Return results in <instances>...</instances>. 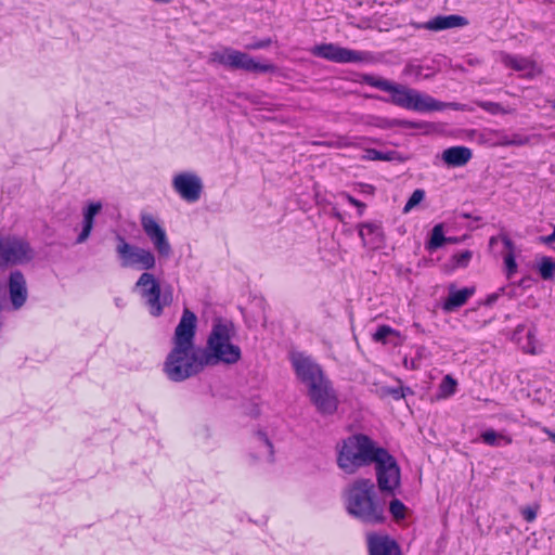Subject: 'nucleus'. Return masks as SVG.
<instances>
[{
	"mask_svg": "<svg viewBox=\"0 0 555 555\" xmlns=\"http://www.w3.org/2000/svg\"><path fill=\"white\" fill-rule=\"evenodd\" d=\"M196 326V314L184 308L172 336V348L163 364V372L171 382H184L202 373L206 366L231 365L242 358L241 348L231 343L235 335L233 321L215 318L205 347L195 346Z\"/></svg>",
	"mask_w": 555,
	"mask_h": 555,
	"instance_id": "f257e3e1",
	"label": "nucleus"
},
{
	"mask_svg": "<svg viewBox=\"0 0 555 555\" xmlns=\"http://www.w3.org/2000/svg\"><path fill=\"white\" fill-rule=\"evenodd\" d=\"M375 465L377 487L382 493L395 495L401 485V469L396 457L365 434H354L337 446V466L347 475Z\"/></svg>",
	"mask_w": 555,
	"mask_h": 555,
	"instance_id": "f03ea898",
	"label": "nucleus"
},
{
	"mask_svg": "<svg viewBox=\"0 0 555 555\" xmlns=\"http://www.w3.org/2000/svg\"><path fill=\"white\" fill-rule=\"evenodd\" d=\"M344 498L347 513L361 522L380 525L386 521L384 503L377 498L372 479H356L346 488Z\"/></svg>",
	"mask_w": 555,
	"mask_h": 555,
	"instance_id": "7ed1b4c3",
	"label": "nucleus"
},
{
	"mask_svg": "<svg viewBox=\"0 0 555 555\" xmlns=\"http://www.w3.org/2000/svg\"><path fill=\"white\" fill-rule=\"evenodd\" d=\"M361 81L371 87L389 92V99L379 98L380 100L416 112H433L434 108L441 106L435 102L430 95H423L414 89H409L403 85L395 83L387 79L375 77L370 74H364Z\"/></svg>",
	"mask_w": 555,
	"mask_h": 555,
	"instance_id": "20e7f679",
	"label": "nucleus"
},
{
	"mask_svg": "<svg viewBox=\"0 0 555 555\" xmlns=\"http://www.w3.org/2000/svg\"><path fill=\"white\" fill-rule=\"evenodd\" d=\"M134 288L139 291L140 296L145 300V305L153 317H160L164 308L172 304L171 286L167 285L165 288H162L159 280L150 272H143L139 276Z\"/></svg>",
	"mask_w": 555,
	"mask_h": 555,
	"instance_id": "39448f33",
	"label": "nucleus"
},
{
	"mask_svg": "<svg viewBox=\"0 0 555 555\" xmlns=\"http://www.w3.org/2000/svg\"><path fill=\"white\" fill-rule=\"evenodd\" d=\"M211 60L231 69H241L247 73L260 74L278 72L276 65L272 63L262 64L248 53L232 48H225L222 52H214Z\"/></svg>",
	"mask_w": 555,
	"mask_h": 555,
	"instance_id": "423d86ee",
	"label": "nucleus"
},
{
	"mask_svg": "<svg viewBox=\"0 0 555 555\" xmlns=\"http://www.w3.org/2000/svg\"><path fill=\"white\" fill-rule=\"evenodd\" d=\"M34 258L28 242L13 235L0 234V270L29 262Z\"/></svg>",
	"mask_w": 555,
	"mask_h": 555,
	"instance_id": "0eeeda50",
	"label": "nucleus"
},
{
	"mask_svg": "<svg viewBox=\"0 0 555 555\" xmlns=\"http://www.w3.org/2000/svg\"><path fill=\"white\" fill-rule=\"evenodd\" d=\"M116 240L118 242L116 253L121 259L122 268L132 267L142 270L155 268L156 258L150 249L130 245L120 234L116 235Z\"/></svg>",
	"mask_w": 555,
	"mask_h": 555,
	"instance_id": "6e6552de",
	"label": "nucleus"
},
{
	"mask_svg": "<svg viewBox=\"0 0 555 555\" xmlns=\"http://www.w3.org/2000/svg\"><path fill=\"white\" fill-rule=\"evenodd\" d=\"M312 54L335 63H359L365 60L361 51L347 49L334 43H321L314 46Z\"/></svg>",
	"mask_w": 555,
	"mask_h": 555,
	"instance_id": "1a4fd4ad",
	"label": "nucleus"
},
{
	"mask_svg": "<svg viewBox=\"0 0 555 555\" xmlns=\"http://www.w3.org/2000/svg\"><path fill=\"white\" fill-rule=\"evenodd\" d=\"M141 225L147 237L153 243L158 255L164 258L170 257L172 254L171 245L167 238L165 229L155 220L152 215L144 214L141 216Z\"/></svg>",
	"mask_w": 555,
	"mask_h": 555,
	"instance_id": "9d476101",
	"label": "nucleus"
},
{
	"mask_svg": "<svg viewBox=\"0 0 555 555\" xmlns=\"http://www.w3.org/2000/svg\"><path fill=\"white\" fill-rule=\"evenodd\" d=\"M311 402L315 405L322 415H332L337 411L338 399L331 386L330 380H324L320 385H312L308 391Z\"/></svg>",
	"mask_w": 555,
	"mask_h": 555,
	"instance_id": "9b49d317",
	"label": "nucleus"
},
{
	"mask_svg": "<svg viewBox=\"0 0 555 555\" xmlns=\"http://www.w3.org/2000/svg\"><path fill=\"white\" fill-rule=\"evenodd\" d=\"M172 186L180 197L189 203L199 199L203 192L201 178L193 172H180L173 177Z\"/></svg>",
	"mask_w": 555,
	"mask_h": 555,
	"instance_id": "f8f14e48",
	"label": "nucleus"
},
{
	"mask_svg": "<svg viewBox=\"0 0 555 555\" xmlns=\"http://www.w3.org/2000/svg\"><path fill=\"white\" fill-rule=\"evenodd\" d=\"M7 289L12 310L22 309L28 299L27 281L21 270L10 272L7 280Z\"/></svg>",
	"mask_w": 555,
	"mask_h": 555,
	"instance_id": "ddd939ff",
	"label": "nucleus"
},
{
	"mask_svg": "<svg viewBox=\"0 0 555 555\" xmlns=\"http://www.w3.org/2000/svg\"><path fill=\"white\" fill-rule=\"evenodd\" d=\"M295 373L301 383L308 385V391L312 385H320L326 380L319 364L312 362L309 358L299 354L292 360Z\"/></svg>",
	"mask_w": 555,
	"mask_h": 555,
	"instance_id": "4468645a",
	"label": "nucleus"
},
{
	"mask_svg": "<svg viewBox=\"0 0 555 555\" xmlns=\"http://www.w3.org/2000/svg\"><path fill=\"white\" fill-rule=\"evenodd\" d=\"M367 548L370 555H401L399 543L388 534H367Z\"/></svg>",
	"mask_w": 555,
	"mask_h": 555,
	"instance_id": "2eb2a0df",
	"label": "nucleus"
},
{
	"mask_svg": "<svg viewBox=\"0 0 555 555\" xmlns=\"http://www.w3.org/2000/svg\"><path fill=\"white\" fill-rule=\"evenodd\" d=\"M415 28H424L433 31H440L468 25V20L462 15H437L426 23L412 24Z\"/></svg>",
	"mask_w": 555,
	"mask_h": 555,
	"instance_id": "dca6fc26",
	"label": "nucleus"
},
{
	"mask_svg": "<svg viewBox=\"0 0 555 555\" xmlns=\"http://www.w3.org/2000/svg\"><path fill=\"white\" fill-rule=\"evenodd\" d=\"M475 293V287H464L456 289L455 285L449 286V295L442 304V309L446 312H452L464 306L468 298Z\"/></svg>",
	"mask_w": 555,
	"mask_h": 555,
	"instance_id": "f3484780",
	"label": "nucleus"
},
{
	"mask_svg": "<svg viewBox=\"0 0 555 555\" xmlns=\"http://www.w3.org/2000/svg\"><path fill=\"white\" fill-rule=\"evenodd\" d=\"M358 229L364 246L371 244L378 247L384 242V232L379 223L362 222L358 224Z\"/></svg>",
	"mask_w": 555,
	"mask_h": 555,
	"instance_id": "a211bd4d",
	"label": "nucleus"
},
{
	"mask_svg": "<svg viewBox=\"0 0 555 555\" xmlns=\"http://www.w3.org/2000/svg\"><path fill=\"white\" fill-rule=\"evenodd\" d=\"M101 202H91L83 209L82 230L76 238V244H81L88 240L94 227V218L101 211Z\"/></svg>",
	"mask_w": 555,
	"mask_h": 555,
	"instance_id": "6ab92c4d",
	"label": "nucleus"
},
{
	"mask_svg": "<svg viewBox=\"0 0 555 555\" xmlns=\"http://www.w3.org/2000/svg\"><path fill=\"white\" fill-rule=\"evenodd\" d=\"M472 150L466 146H451L443 151L442 160L449 167H461L472 159Z\"/></svg>",
	"mask_w": 555,
	"mask_h": 555,
	"instance_id": "aec40b11",
	"label": "nucleus"
},
{
	"mask_svg": "<svg viewBox=\"0 0 555 555\" xmlns=\"http://www.w3.org/2000/svg\"><path fill=\"white\" fill-rule=\"evenodd\" d=\"M372 339L383 345L392 344L393 346H399L402 344L401 333L387 324L379 325L375 333H373Z\"/></svg>",
	"mask_w": 555,
	"mask_h": 555,
	"instance_id": "412c9836",
	"label": "nucleus"
},
{
	"mask_svg": "<svg viewBox=\"0 0 555 555\" xmlns=\"http://www.w3.org/2000/svg\"><path fill=\"white\" fill-rule=\"evenodd\" d=\"M446 244L444 227L443 223L434 225L429 240L425 244L428 251H435Z\"/></svg>",
	"mask_w": 555,
	"mask_h": 555,
	"instance_id": "4be33fe9",
	"label": "nucleus"
},
{
	"mask_svg": "<svg viewBox=\"0 0 555 555\" xmlns=\"http://www.w3.org/2000/svg\"><path fill=\"white\" fill-rule=\"evenodd\" d=\"M537 269L543 280H553L555 276V260L552 257L542 256L537 262Z\"/></svg>",
	"mask_w": 555,
	"mask_h": 555,
	"instance_id": "5701e85b",
	"label": "nucleus"
},
{
	"mask_svg": "<svg viewBox=\"0 0 555 555\" xmlns=\"http://www.w3.org/2000/svg\"><path fill=\"white\" fill-rule=\"evenodd\" d=\"M364 159L367 160H402V157L397 151H388V152H382L375 149H367L365 150V155L363 156Z\"/></svg>",
	"mask_w": 555,
	"mask_h": 555,
	"instance_id": "b1692460",
	"label": "nucleus"
},
{
	"mask_svg": "<svg viewBox=\"0 0 555 555\" xmlns=\"http://www.w3.org/2000/svg\"><path fill=\"white\" fill-rule=\"evenodd\" d=\"M380 391L383 396H390L395 400H400L405 398L408 393L413 395V390L410 387H382Z\"/></svg>",
	"mask_w": 555,
	"mask_h": 555,
	"instance_id": "393cba45",
	"label": "nucleus"
},
{
	"mask_svg": "<svg viewBox=\"0 0 555 555\" xmlns=\"http://www.w3.org/2000/svg\"><path fill=\"white\" fill-rule=\"evenodd\" d=\"M472 257L473 251L468 249L454 254L450 259L452 262V269L466 268L469 264Z\"/></svg>",
	"mask_w": 555,
	"mask_h": 555,
	"instance_id": "a878e982",
	"label": "nucleus"
},
{
	"mask_svg": "<svg viewBox=\"0 0 555 555\" xmlns=\"http://www.w3.org/2000/svg\"><path fill=\"white\" fill-rule=\"evenodd\" d=\"M425 198V191L423 189H416L411 194L410 198L405 203L403 207V212L406 214L411 211L414 207L421 204Z\"/></svg>",
	"mask_w": 555,
	"mask_h": 555,
	"instance_id": "bb28decb",
	"label": "nucleus"
},
{
	"mask_svg": "<svg viewBox=\"0 0 555 555\" xmlns=\"http://www.w3.org/2000/svg\"><path fill=\"white\" fill-rule=\"evenodd\" d=\"M406 507L399 499H392L389 503V512L396 520L405 518Z\"/></svg>",
	"mask_w": 555,
	"mask_h": 555,
	"instance_id": "cd10ccee",
	"label": "nucleus"
},
{
	"mask_svg": "<svg viewBox=\"0 0 555 555\" xmlns=\"http://www.w3.org/2000/svg\"><path fill=\"white\" fill-rule=\"evenodd\" d=\"M390 127H401L406 129H425L427 128V122H417L405 119H392L388 122Z\"/></svg>",
	"mask_w": 555,
	"mask_h": 555,
	"instance_id": "c85d7f7f",
	"label": "nucleus"
},
{
	"mask_svg": "<svg viewBox=\"0 0 555 555\" xmlns=\"http://www.w3.org/2000/svg\"><path fill=\"white\" fill-rule=\"evenodd\" d=\"M499 435L493 429H488L481 434L482 441L488 446H496L498 444ZM500 438L504 439L506 443L512 442V438L500 436Z\"/></svg>",
	"mask_w": 555,
	"mask_h": 555,
	"instance_id": "c756f323",
	"label": "nucleus"
},
{
	"mask_svg": "<svg viewBox=\"0 0 555 555\" xmlns=\"http://www.w3.org/2000/svg\"><path fill=\"white\" fill-rule=\"evenodd\" d=\"M456 380L450 375L444 376L440 384V392L443 397L451 396L455 392Z\"/></svg>",
	"mask_w": 555,
	"mask_h": 555,
	"instance_id": "7c9ffc66",
	"label": "nucleus"
},
{
	"mask_svg": "<svg viewBox=\"0 0 555 555\" xmlns=\"http://www.w3.org/2000/svg\"><path fill=\"white\" fill-rule=\"evenodd\" d=\"M504 263L506 268V276L507 279H511L513 274L517 271V262L515 259L514 253H507V255L504 257Z\"/></svg>",
	"mask_w": 555,
	"mask_h": 555,
	"instance_id": "2f4dec72",
	"label": "nucleus"
},
{
	"mask_svg": "<svg viewBox=\"0 0 555 555\" xmlns=\"http://www.w3.org/2000/svg\"><path fill=\"white\" fill-rule=\"evenodd\" d=\"M511 141L504 142L505 144H511V146H522L530 143V137L522 135L519 133H514L509 137Z\"/></svg>",
	"mask_w": 555,
	"mask_h": 555,
	"instance_id": "473e14b6",
	"label": "nucleus"
},
{
	"mask_svg": "<svg viewBox=\"0 0 555 555\" xmlns=\"http://www.w3.org/2000/svg\"><path fill=\"white\" fill-rule=\"evenodd\" d=\"M478 106L491 114H499V113L504 112L501 104L495 103V102L483 101V102H479Z\"/></svg>",
	"mask_w": 555,
	"mask_h": 555,
	"instance_id": "72a5a7b5",
	"label": "nucleus"
},
{
	"mask_svg": "<svg viewBox=\"0 0 555 555\" xmlns=\"http://www.w3.org/2000/svg\"><path fill=\"white\" fill-rule=\"evenodd\" d=\"M538 509H539V505H534V506L528 505V506H525L524 508H521V515L527 522H532L537 518Z\"/></svg>",
	"mask_w": 555,
	"mask_h": 555,
	"instance_id": "f704fd0d",
	"label": "nucleus"
},
{
	"mask_svg": "<svg viewBox=\"0 0 555 555\" xmlns=\"http://www.w3.org/2000/svg\"><path fill=\"white\" fill-rule=\"evenodd\" d=\"M272 43V39L270 37L254 40L253 42L245 46L247 50H259L270 47Z\"/></svg>",
	"mask_w": 555,
	"mask_h": 555,
	"instance_id": "c9c22d12",
	"label": "nucleus"
},
{
	"mask_svg": "<svg viewBox=\"0 0 555 555\" xmlns=\"http://www.w3.org/2000/svg\"><path fill=\"white\" fill-rule=\"evenodd\" d=\"M525 63H526V60H524V59L518 60L517 57L509 56V55L506 56V59H505V64L515 70H524L526 68Z\"/></svg>",
	"mask_w": 555,
	"mask_h": 555,
	"instance_id": "e433bc0d",
	"label": "nucleus"
},
{
	"mask_svg": "<svg viewBox=\"0 0 555 555\" xmlns=\"http://www.w3.org/2000/svg\"><path fill=\"white\" fill-rule=\"evenodd\" d=\"M424 67L418 64H408L404 68V73L408 75H414L416 78L423 77Z\"/></svg>",
	"mask_w": 555,
	"mask_h": 555,
	"instance_id": "4c0bfd02",
	"label": "nucleus"
},
{
	"mask_svg": "<svg viewBox=\"0 0 555 555\" xmlns=\"http://www.w3.org/2000/svg\"><path fill=\"white\" fill-rule=\"evenodd\" d=\"M435 102L437 104H439L441 107L440 108H434L433 112L435 111H443L446 108H452L454 111H463V107L464 105L460 104V103H456V102H441V101H438L435 99Z\"/></svg>",
	"mask_w": 555,
	"mask_h": 555,
	"instance_id": "58836bf2",
	"label": "nucleus"
},
{
	"mask_svg": "<svg viewBox=\"0 0 555 555\" xmlns=\"http://www.w3.org/2000/svg\"><path fill=\"white\" fill-rule=\"evenodd\" d=\"M504 287H501L498 292L488 295L487 298L483 300L482 305L487 307L494 305L498 301L499 297L504 293Z\"/></svg>",
	"mask_w": 555,
	"mask_h": 555,
	"instance_id": "ea45409f",
	"label": "nucleus"
},
{
	"mask_svg": "<svg viewBox=\"0 0 555 555\" xmlns=\"http://www.w3.org/2000/svg\"><path fill=\"white\" fill-rule=\"evenodd\" d=\"M347 199H348V202H349L351 205H353L354 207H357V208H358V215H359V216H362V215L364 214V210H365V208H366V205H365L363 202H361V201L357 199L356 197H353V196H351V195H347Z\"/></svg>",
	"mask_w": 555,
	"mask_h": 555,
	"instance_id": "a19ab883",
	"label": "nucleus"
},
{
	"mask_svg": "<svg viewBox=\"0 0 555 555\" xmlns=\"http://www.w3.org/2000/svg\"><path fill=\"white\" fill-rule=\"evenodd\" d=\"M494 135L498 138V141L493 143L495 146H511V144H505L504 142L511 141L509 135L505 134L503 131H495Z\"/></svg>",
	"mask_w": 555,
	"mask_h": 555,
	"instance_id": "79ce46f5",
	"label": "nucleus"
},
{
	"mask_svg": "<svg viewBox=\"0 0 555 555\" xmlns=\"http://www.w3.org/2000/svg\"><path fill=\"white\" fill-rule=\"evenodd\" d=\"M535 282H537V280H535L534 278H532L531 275H526V276H524L522 279H520V280L518 281L517 285H518L519 287H521L522 289H528V288H530V287L533 285V283H535Z\"/></svg>",
	"mask_w": 555,
	"mask_h": 555,
	"instance_id": "37998d69",
	"label": "nucleus"
},
{
	"mask_svg": "<svg viewBox=\"0 0 555 555\" xmlns=\"http://www.w3.org/2000/svg\"><path fill=\"white\" fill-rule=\"evenodd\" d=\"M257 436H258L259 440L262 441L266 444V447L269 449L270 456H273V444H272L271 440L268 438L267 434L259 430V431H257Z\"/></svg>",
	"mask_w": 555,
	"mask_h": 555,
	"instance_id": "c03bdc74",
	"label": "nucleus"
},
{
	"mask_svg": "<svg viewBox=\"0 0 555 555\" xmlns=\"http://www.w3.org/2000/svg\"><path fill=\"white\" fill-rule=\"evenodd\" d=\"M500 238H501L502 243L504 244V246L508 249V253H514V250H515L514 242L506 234H501Z\"/></svg>",
	"mask_w": 555,
	"mask_h": 555,
	"instance_id": "a18cd8bd",
	"label": "nucleus"
},
{
	"mask_svg": "<svg viewBox=\"0 0 555 555\" xmlns=\"http://www.w3.org/2000/svg\"><path fill=\"white\" fill-rule=\"evenodd\" d=\"M539 241L545 245H550L555 242V224L553 225V232L546 236H540Z\"/></svg>",
	"mask_w": 555,
	"mask_h": 555,
	"instance_id": "49530a36",
	"label": "nucleus"
},
{
	"mask_svg": "<svg viewBox=\"0 0 555 555\" xmlns=\"http://www.w3.org/2000/svg\"><path fill=\"white\" fill-rule=\"evenodd\" d=\"M463 219H474L475 221H480L482 218L480 216H473L469 212H461L460 215Z\"/></svg>",
	"mask_w": 555,
	"mask_h": 555,
	"instance_id": "de8ad7c7",
	"label": "nucleus"
},
{
	"mask_svg": "<svg viewBox=\"0 0 555 555\" xmlns=\"http://www.w3.org/2000/svg\"><path fill=\"white\" fill-rule=\"evenodd\" d=\"M460 238L455 236H446V244H455L459 243Z\"/></svg>",
	"mask_w": 555,
	"mask_h": 555,
	"instance_id": "09e8293b",
	"label": "nucleus"
},
{
	"mask_svg": "<svg viewBox=\"0 0 555 555\" xmlns=\"http://www.w3.org/2000/svg\"><path fill=\"white\" fill-rule=\"evenodd\" d=\"M426 69H427L426 74H423V78L424 79H429V78H431L435 75V72L434 70L429 72L430 67H427Z\"/></svg>",
	"mask_w": 555,
	"mask_h": 555,
	"instance_id": "8fccbe9b",
	"label": "nucleus"
},
{
	"mask_svg": "<svg viewBox=\"0 0 555 555\" xmlns=\"http://www.w3.org/2000/svg\"><path fill=\"white\" fill-rule=\"evenodd\" d=\"M426 69H427L426 74H423V78L424 79H429V78H431L435 75V72L434 70L429 72L430 67H427Z\"/></svg>",
	"mask_w": 555,
	"mask_h": 555,
	"instance_id": "3c124183",
	"label": "nucleus"
},
{
	"mask_svg": "<svg viewBox=\"0 0 555 555\" xmlns=\"http://www.w3.org/2000/svg\"><path fill=\"white\" fill-rule=\"evenodd\" d=\"M499 238H500V236L499 237L498 236H491L490 241H489V245L493 246L494 244L498 243Z\"/></svg>",
	"mask_w": 555,
	"mask_h": 555,
	"instance_id": "603ef678",
	"label": "nucleus"
},
{
	"mask_svg": "<svg viewBox=\"0 0 555 555\" xmlns=\"http://www.w3.org/2000/svg\"><path fill=\"white\" fill-rule=\"evenodd\" d=\"M337 146H349V143H347V142H344V143H343V142H339V143L337 144Z\"/></svg>",
	"mask_w": 555,
	"mask_h": 555,
	"instance_id": "864d4df0",
	"label": "nucleus"
},
{
	"mask_svg": "<svg viewBox=\"0 0 555 555\" xmlns=\"http://www.w3.org/2000/svg\"><path fill=\"white\" fill-rule=\"evenodd\" d=\"M548 434H550V437H551L552 441H554V442H555V433H550V431H548Z\"/></svg>",
	"mask_w": 555,
	"mask_h": 555,
	"instance_id": "5fc2aeb1",
	"label": "nucleus"
},
{
	"mask_svg": "<svg viewBox=\"0 0 555 555\" xmlns=\"http://www.w3.org/2000/svg\"><path fill=\"white\" fill-rule=\"evenodd\" d=\"M544 3H554L555 0H542Z\"/></svg>",
	"mask_w": 555,
	"mask_h": 555,
	"instance_id": "6e6d98bb",
	"label": "nucleus"
},
{
	"mask_svg": "<svg viewBox=\"0 0 555 555\" xmlns=\"http://www.w3.org/2000/svg\"><path fill=\"white\" fill-rule=\"evenodd\" d=\"M522 328H524V326H520V325H519V326L517 327V332H518V333H519V332H521V331H522Z\"/></svg>",
	"mask_w": 555,
	"mask_h": 555,
	"instance_id": "4d7b16f0",
	"label": "nucleus"
},
{
	"mask_svg": "<svg viewBox=\"0 0 555 555\" xmlns=\"http://www.w3.org/2000/svg\"><path fill=\"white\" fill-rule=\"evenodd\" d=\"M554 108H555V101L553 102V105H552Z\"/></svg>",
	"mask_w": 555,
	"mask_h": 555,
	"instance_id": "13d9d810",
	"label": "nucleus"
}]
</instances>
